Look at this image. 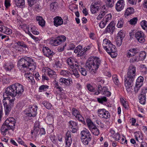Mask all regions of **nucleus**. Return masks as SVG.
I'll return each instance as SVG.
<instances>
[{
  "instance_id": "obj_33",
  "label": "nucleus",
  "mask_w": 147,
  "mask_h": 147,
  "mask_svg": "<svg viewBox=\"0 0 147 147\" xmlns=\"http://www.w3.org/2000/svg\"><path fill=\"white\" fill-rule=\"evenodd\" d=\"M16 44L19 47L24 48L25 49H28L27 45L23 41H18L16 42Z\"/></svg>"
},
{
  "instance_id": "obj_45",
  "label": "nucleus",
  "mask_w": 147,
  "mask_h": 147,
  "mask_svg": "<svg viewBox=\"0 0 147 147\" xmlns=\"http://www.w3.org/2000/svg\"><path fill=\"white\" fill-rule=\"evenodd\" d=\"M90 131L92 133L95 135L98 136L99 134V132L98 129L96 126L95 127L92 128Z\"/></svg>"
},
{
  "instance_id": "obj_52",
  "label": "nucleus",
  "mask_w": 147,
  "mask_h": 147,
  "mask_svg": "<svg viewBox=\"0 0 147 147\" xmlns=\"http://www.w3.org/2000/svg\"><path fill=\"white\" fill-rule=\"evenodd\" d=\"M141 27L144 30H145V28H147V22L145 20H143L140 23Z\"/></svg>"
},
{
  "instance_id": "obj_25",
  "label": "nucleus",
  "mask_w": 147,
  "mask_h": 147,
  "mask_svg": "<svg viewBox=\"0 0 147 147\" xmlns=\"http://www.w3.org/2000/svg\"><path fill=\"white\" fill-rule=\"evenodd\" d=\"M4 67L6 71H9L13 68L14 65L11 63H7L5 64Z\"/></svg>"
},
{
  "instance_id": "obj_27",
  "label": "nucleus",
  "mask_w": 147,
  "mask_h": 147,
  "mask_svg": "<svg viewBox=\"0 0 147 147\" xmlns=\"http://www.w3.org/2000/svg\"><path fill=\"white\" fill-rule=\"evenodd\" d=\"M74 116L76 118L80 121H82L83 117L80 115V113L76 109L74 108Z\"/></svg>"
},
{
  "instance_id": "obj_20",
  "label": "nucleus",
  "mask_w": 147,
  "mask_h": 147,
  "mask_svg": "<svg viewBox=\"0 0 147 147\" xmlns=\"http://www.w3.org/2000/svg\"><path fill=\"white\" fill-rule=\"evenodd\" d=\"M138 53V50L137 48L131 49L127 51V56L130 57L134 56L136 54Z\"/></svg>"
},
{
  "instance_id": "obj_61",
  "label": "nucleus",
  "mask_w": 147,
  "mask_h": 147,
  "mask_svg": "<svg viewBox=\"0 0 147 147\" xmlns=\"http://www.w3.org/2000/svg\"><path fill=\"white\" fill-rule=\"evenodd\" d=\"M87 88L88 90L90 92H94L95 90V89L90 84L87 85Z\"/></svg>"
},
{
  "instance_id": "obj_35",
  "label": "nucleus",
  "mask_w": 147,
  "mask_h": 147,
  "mask_svg": "<svg viewBox=\"0 0 147 147\" xmlns=\"http://www.w3.org/2000/svg\"><path fill=\"white\" fill-rule=\"evenodd\" d=\"M144 78L142 76H140L136 80V84L138 85V86H141L143 84Z\"/></svg>"
},
{
  "instance_id": "obj_7",
  "label": "nucleus",
  "mask_w": 147,
  "mask_h": 147,
  "mask_svg": "<svg viewBox=\"0 0 147 147\" xmlns=\"http://www.w3.org/2000/svg\"><path fill=\"white\" fill-rule=\"evenodd\" d=\"M66 40V37L63 36H60L50 40V42L53 46H57L61 43L64 42Z\"/></svg>"
},
{
  "instance_id": "obj_41",
  "label": "nucleus",
  "mask_w": 147,
  "mask_h": 147,
  "mask_svg": "<svg viewBox=\"0 0 147 147\" xmlns=\"http://www.w3.org/2000/svg\"><path fill=\"white\" fill-rule=\"evenodd\" d=\"M58 5V3L57 2L52 3L50 5L51 10L53 11H54L57 8Z\"/></svg>"
},
{
  "instance_id": "obj_28",
  "label": "nucleus",
  "mask_w": 147,
  "mask_h": 147,
  "mask_svg": "<svg viewBox=\"0 0 147 147\" xmlns=\"http://www.w3.org/2000/svg\"><path fill=\"white\" fill-rule=\"evenodd\" d=\"M86 123L87 125L90 130L92 128H94L96 126L94 124L92 121L89 118L86 119Z\"/></svg>"
},
{
  "instance_id": "obj_64",
  "label": "nucleus",
  "mask_w": 147,
  "mask_h": 147,
  "mask_svg": "<svg viewBox=\"0 0 147 147\" xmlns=\"http://www.w3.org/2000/svg\"><path fill=\"white\" fill-rule=\"evenodd\" d=\"M105 15V12L103 11L97 17V19L98 20H100Z\"/></svg>"
},
{
  "instance_id": "obj_44",
  "label": "nucleus",
  "mask_w": 147,
  "mask_h": 147,
  "mask_svg": "<svg viewBox=\"0 0 147 147\" xmlns=\"http://www.w3.org/2000/svg\"><path fill=\"white\" fill-rule=\"evenodd\" d=\"M32 117H33V115L31 114V113H30L28 112L25 113V115L24 116V119L25 121H28L30 120V118Z\"/></svg>"
},
{
  "instance_id": "obj_46",
  "label": "nucleus",
  "mask_w": 147,
  "mask_h": 147,
  "mask_svg": "<svg viewBox=\"0 0 147 147\" xmlns=\"http://www.w3.org/2000/svg\"><path fill=\"white\" fill-rule=\"evenodd\" d=\"M49 86L47 85H42L39 88V91L42 92V91H46L48 89Z\"/></svg>"
},
{
  "instance_id": "obj_43",
  "label": "nucleus",
  "mask_w": 147,
  "mask_h": 147,
  "mask_svg": "<svg viewBox=\"0 0 147 147\" xmlns=\"http://www.w3.org/2000/svg\"><path fill=\"white\" fill-rule=\"evenodd\" d=\"M121 102L123 107L126 109H128V105L127 102L125 101L123 98L120 99Z\"/></svg>"
},
{
  "instance_id": "obj_53",
  "label": "nucleus",
  "mask_w": 147,
  "mask_h": 147,
  "mask_svg": "<svg viewBox=\"0 0 147 147\" xmlns=\"http://www.w3.org/2000/svg\"><path fill=\"white\" fill-rule=\"evenodd\" d=\"M137 21V18L135 17L134 18L132 19H131L130 21H129V22L131 25H135L136 24Z\"/></svg>"
},
{
  "instance_id": "obj_40",
  "label": "nucleus",
  "mask_w": 147,
  "mask_h": 147,
  "mask_svg": "<svg viewBox=\"0 0 147 147\" xmlns=\"http://www.w3.org/2000/svg\"><path fill=\"white\" fill-rule=\"evenodd\" d=\"M112 79L115 85L118 86L120 83L117 76L115 74L113 75L112 76Z\"/></svg>"
},
{
  "instance_id": "obj_60",
  "label": "nucleus",
  "mask_w": 147,
  "mask_h": 147,
  "mask_svg": "<svg viewBox=\"0 0 147 147\" xmlns=\"http://www.w3.org/2000/svg\"><path fill=\"white\" fill-rule=\"evenodd\" d=\"M123 39L117 38L116 40V43L117 46L120 47L122 43V40Z\"/></svg>"
},
{
  "instance_id": "obj_29",
  "label": "nucleus",
  "mask_w": 147,
  "mask_h": 147,
  "mask_svg": "<svg viewBox=\"0 0 147 147\" xmlns=\"http://www.w3.org/2000/svg\"><path fill=\"white\" fill-rule=\"evenodd\" d=\"M134 9L131 7L128 8L126 10L125 13V18L128 16L132 14L134 12Z\"/></svg>"
},
{
  "instance_id": "obj_31",
  "label": "nucleus",
  "mask_w": 147,
  "mask_h": 147,
  "mask_svg": "<svg viewBox=\"0 0 147 147\" xmlns=\"http://www.w3.org/2000/svg\"><path fill=\"white\" fill-rule=\"evenodd\" d=\"M67 63L70 67L72 69V71H74V58L71 57H69L67 59Z\"/></svg>"
},
{
  "instance_id": "obj_16",
  "label": "nucleus",
  "mask_w": 147,
  "mask_h": 147,
  "mask_svg": "<svg viewBox=\"0 0 147 147\" xmlns=\"http://www.w3.org/2000/svg\"><path fill=\"white\" fill-rule=\"evenodd\" d=\"M11 128H10V127L8 126L4 122L2 125L0 129L1 133V134L3 136H5L6 134V133L8 131V130L9 129H11Z\"/></svg>"
},
{
  "instance_id": "obj_15",
  "label": "nucleus",
  "mask_w": 147,
  "mask_h": 147,
  "mask_svg": "<svg viewBox=\"0 0 147 147\" xmlns=\"http://www.w3.org/2000/svg\"><path fill=\"white\" fill-rule=\"evenodd\" d=\"M125 4L123 0H119L118 1L116 5L115 9L118 11H121L124 8Z\"/></svg>"
},
{
  "instance_id": "obj_3",
  "label": "nucleus",
  "mask_w": 147,
  "mask_h": 147,
  "mask_svg": "<svg viewBox=\"0 0 147 147\" xmlns=\"http://www.w3.org/2000/svg\"><path fill=\"white\" fill-rule=\"evenodd\" d=\"M101 60L96 57L91 56L88 58L86 63L85 67L88 70H91L92 74L95 73L101 64Z\"/></svg>"
},
{
  "instance_id": "obj_12",
  "label": "nucleus",
  "mask_w": 147,
  "mask_h": 147,
  "mask_svg": "<svg viewBox=\"0 0 147 147\" xmlns=\"http://www.w3.org/2000/svg\"><path fill=\"white\" fill-rule=\"evenodd\" d=\"M146 88H144L142 90L141 93L138 97L140 102L143 105L145 104L146 102Z\"/></svg>"
},
{
  "instance_id": "obj_19",
  "label": "nucleus",
  "mask_w": 147,
  "mask_h": 147,
  "mask_svg": "<svg viewBox=\"0 0 147 147\" xmlns=\"http://www.w3.org/2000/svg\"><path fill=\"white\" fill-rule=\"evenodd\" d=\"M106 5H103L102 7V9L106 10V7H112L114 5V1L111 0H105Z\"/></svg>"
},
{
  "instance_id": "obj_21",
  "label": "nucleus",
  "mask_w": 147,
  "mask_h": 147,
  "mask_svg": "<svg viewBox=\"0 0 147 147\" xmlns=\"http://www.w3.org/2000/svg\"><path fill=\"white\" fill-rule=\"evenodd\" d=\"M63 20L61 17H57L54 18V24L55 26L57 27L63 24Z\"/></svg>"
},
{
  "instance_id": "obj_49",
  "label": "nucleus",
  "mask_w": 147,
  "mask_h": 147,
  "mask_svg": "<svg viewBox=\"0 0 147 147\" xmlns=\"http://www.w3.org/2000/svg\"><path fill=\"white\" fill-rule=\"evenodd\" d=\"M92 4H93L96 7H99L100 9L101 8L100 6L102 5V2L101 1H98L94 3V4L92 3Z\"/></svg>"
},
{
  "instance_id": "obj_32",
  "label": "nucleus",
  "mask_w": 147,
  "mask_h": 147,
  "mask_svg": "<svg viewBox=\"0 0 147 147\" xmlns=\"http://www.w3.org/2000/svg\"><path fill=\"white\" fill-rule=\"evenodd\" d=\"M48 74L50 77L53 79L56 78L57 77L56 72L50 69L48 71Z\"/></svg>"
},
{
  "instance_id": "obj_34",
  "label": "nucleus",
  "mask_w": 147,
  "mask_h": 147,
  "mask_svg": "<svg viewBox=\"0 0 147 147\" xmlns=\"http://www.w3.org/2000/svg\"><path fill=\"white\" fill-rule=\"evenodd\" d=\"M47 123L49 125L51 124L53 121V115L49 113L47 117Z\"/></svg>"
},
{
  "instance_id": "obj_56",
  "label": "nucleus",
  "mask_w": 147,
  "mask_h": 147,
  "mask_svg": "<svg viewBox=\"0 0 147 147\" xmlns=\"http://www.w3.org/2000/svg\"><path fill=\"white\" fill-rule=\"evenodd\" d=\"M39 128H34L33 130L31 131V133L32 135H34L35 136H36L38 134Z\"/></svg>"
},
{
  "instance_id": "obj_54",
  "label": "nucleus",
  "mask_w": 147,
  "mask_h": 147,
  "mask_svg": "<svg viewBox=\"0 0 147 147\" xmlns=\"http://www.w3.org/2000/svg\"><path fill=\"white\" fill-rule=\"evenodd\" d=\"M117 38L123 39L125 36V34L122 30L120 31L118 33Z\"/></svg>"
},
{
  "instance_id": "obj_57",
  "label": "nucleus",
  "mask_w": 147,
  "mask_h": 147,
  "mask_svg": "<svg viewBox=\"0 0 147 147\" xmlns=\"http://www.w3.org/2000/svg\"><path fill=\"white\" fill-rule=\"evenodd\" d=\"M140 60L138 56L133 57L131 58L130 59V61L132 63L138 62Z\"/></svg>"
},
{
  "instance_id": "obj_37",
  "label": "nucleus",
  "mask_w": 147,
  "mask_h": 147,
  "mask_svg": "<svg viewBox=\"0 0 147 147\" xmlns=\"http://www.w3.org/2000/svg\"><path fill=\"white\" fill-rule=\"evenodd\" d=\"M26 31L25 32L27 34H28L32 38L36 41H38V38L37 37H36L33 35L29 30V27H26Z\"/></svg>"
},
{
  "instance_id": "obj_55",
  "label": "nucleus",
  "mask_w": 147,
  "mask_h": 147,
  "mask_svg": "<svg viewBox=\"0 0 147 147\" xmlns=\"http://www.w3.org/2000/svg\"><path fill=\"white\" fill-rule=\"evenodd\" d=\"M111 14H109L107 15L105 17V19H104L103 20L107 23L109 20L111 19Z\"/></svg>"
},
{
  "instance_id": "obj_30",
  "label": "nucleus",
  "mask_w": 147,
  "mask_h": 147,
  "mask_svg": "<svg viewBox=\"0 0 147 147\" xmlns=\"http://www.w3.org/2000/svg\"><path fill=\"white\" fill-rule=\"evenodd\" d=\"M75 62L77 64H75L74 65V76L77 78L79 77V74L78 72V70H79V68L78 65V63L76 61H75Z\"/></svg>"
},
{
  "instance_id": "obj_26",
  "label": "nucleus",
  "mask_w": 147,
  "mask_h": 147,
  "mask_svg": "<svg viewBox=\"0 0 147 147\" xmlns=\"http://www.w3.org/2000/svg\"><path fill=\"white\" fill-rule=\"evenodd\" d=\"M111 44H112L111 41L107 38H105L103 40V41L102 45L104 49L107 50L108 48L109 45Z\"/></svg>"
},
{
  "instance_id": "obj_59",
  "label": "nucleus",
  "mask_w": 147,
  "mask_h": 147,
  "mask_svg": "<svg viewBox=\"0 0 147 147\" xmlns=\"http://www.w3.org/2000/svg\"><path fill=\"white\" fill-rule=\"evenodd\" d=\"M79 71H80L82 75L85 76L86 75V71L84 68L81 67L80 69H79Z\"/></svg>"
},
{
  "instance_id": "obj_1",
  "label": "nucleus",
  "mask_w": 147,
  "mask_h": 147,
  "mask_svg": "<svg viewBox=\"0 0 147 147\" xmlns=\"http://www.w3.org/2000/svg\"><path fill=\"white\" fill-rule=\"evenodd\" d=\"M18 67L19 70L24 73V75L27 74L26 76L28 78L29 76L28 72L30 70H33L35 69V63L33 59L29 57H25L20 59L18 62Z\"/></svg>"
},
{
  "instance_id": "obj_5",
  "label": "nucleus",
  "mask_w": 147,
  "mask_h": 147,
  "mask_svg": "<svg viewBox=\"0 0 147 147\" xmlns=\"http://www.w3.org/2000/svg\"><path fill=\"white\" fill-rule=\"evenodd\" d=\"M80 134L82 143L85 145H87L92 139V136L89 131L87 129H85L81 131Z\"/></svg>"
},
{
  "instance_id": "obj_17",
  "label": "nucleus",
  "mask_w": 147,
  "mask_h": 147,
  "mask_svg": "<svg viewBox=\"0 0 147 147\" xmlns=\"http://www.w3.org/2000/svg\"><path fill=\"white\" fill-rule=\"evenodd\" d=\"M72 141L71 135L67 132L65 137V147H69Z\"/></svg>"
},
{
  "instance_id": "obj_36",
  "label": "nucleus",
  "mask_w": 147,
  "mask_h": 147,
  "mask_svg": "<svg viewBox=\"0 0 147 147\" xmlns=\"http://www.w3.org/2000/svg\"><path fill=\"white\" fill-rule=\"evenodd\" d=\"M42 104L48 109H51L53 107L51 104L48 101H44L42 102Z\"/></svg>"
},
{
  "instance_id": "obj_14",
  "label": "nucleus",
  "mask_w": 147,
  "mask_h": 147,
  "mask_svg": "<svg viewBox=\"0 0 147 147\" xmlns=\"http://www.w3.org/2000/svg\"><path fill=\"white\" fill-rule=\"evenodd\" d=\"M42 51L44 55L49 58H51L54 54L52 51L46 47L43 48Z\"/></svg>"
},
{
  "instance_id": "obj_11",
  "label": "nucleus",
  "mask_w": 147,
  "mask_h": 147,
  "mask_svg": "<svg viewBox=\"0 0 147 147\" xmlns=\"http://www.w3.org/2000/svg\"><path fill=\"white\" fill-rule=\"evenodd\" d=\"M4 122L10 127V128H11V130L13 131L14 130L16 120L14 118L9 117L6 119Z\"/></svg>"
},
{
  "instance_id": "obj_47",
  "label": "nucleus",
  "mask_w": 147,
  "mask_h": 147,
  "mask_svg": "<svg viewBox=\"0 0 147 147\" xmlns=\"http://www.w3.org/2000/svg\"><path fill=\"white\" fill-rule=\"evenodd\" d=\"M30 31L35 35H38L39 32L36 30L35 27L34 26H32L30 27Z\"/></svg>"
},
{
  "instance_id": "obj_10",
  "label": "nucleus",
  "mask_w": 147,
  "mask_h": 147,
  "mask_svg": "<svg viewBox=\"0 0 147 147\" xmlns=\"http://www.w3.org/2000/svg\"><path fill=\"white\" fill-rule=\"evenodd\" d=\"M135 36L137 40L141 43H143L145 41V35L142 31H138L135 34Z\"/></svg>"
},
{
  "instance_id": "obj_2",
  "label": "nucleus",
  "mask_w": 147,
  "mask_h": 147,
  "mask_svg": "<svg viewBox=\"0 0 147 147\" xmlns=\"http://www.w3.org/2000/svg\"><path fill=\"white\" fill-rule=\"evenodd\" d=\"M24 91L23 86L17 83L7 88L3 96L6 95L12 97L17 96L18 98H19L21 96Z\"/></svg>"
},
{
  "instance_id": "obj_8",
  "label": "nucleus",
  "mask_w": 147,
  "mask_h": 147,
  "mask_svg": "<svg viewBox=\"0 0 147 147\" xmlns=\"http://www.w3.org/2000/svg\"><path fill=\"white\" fill-rule=\"evenodd\" d=\"M98 116L100 118L105 119L109 118L110 116L109 112L105 109H98Z\"/></svg>"
},
{
  "instance_id": "obj_13",
  "label": "nucleus",
  "mask_w": 147,
  "mask_h": 147,
  "mask_svg": "<svg viewBox=\"0 0 147 147\" xmlns=\"http://www.w3.org/2000/svg\"><path fill=\"white\" fill-rule=\"evenodd\" d=\"M133 82L125 80V85L128 93H131L133 91Z\"/></svg>"
},
{
  "instance_id": "obj_38",
  "label": "nucleus",
  "mask_w": 147,
  "mask_h": 147,
  "mask_svg": "<svg viewBox=\"0 0 147 147\" xmlns=\"http://www.w3.org/2000/svg\"><path fill=\"white\" fill-rule=\"evenodd\" d=\"M16 5L20 7L25 4L24 0H15Z\"/></svg>"
},
{
  "instance_id": "obj_23",
  "label": "nucleus",
  "mask_w": 147,
  "mask_h": 147,
  "mask_svg": "<svg viewBox=\"0 0 147 147\" xmlns=\"http://www.w3.org/2000/svg\"><path fill=\"white\" fill-rule=\"evenodd\" d=\"M36 19V21L38 22V23L40 26L42 27L45 26V22L42 17L40 16H37Z\"/></svg>"
},
{
  "instance_id": "obj_6",
  "label": "nucleus",
  "mask_w": 147,
  "mask_h": 147,
  "mask_svg": "<svg viewBox=\"0 0 147 147\" xmlns=\"http://www.w3.org/2000/svg\"><path fill=\"white\" fill-rule=\"evenodd\" d=\"M136 67L133 65H130L128 69L127 76L125 80L134 82L136 75Z\"/></svg>"
},
{
  "instance_id": "obj_51",
  "label": "nucleus",
  "mask_w": 147,
  "mask_h": 147,
  "mask_svg": "<svg viewBox=\"0 0 147 147\" xmlns=\"http://www.w3.org/2000/svg\"><path fill=\"white\" fill-rule=\"evenodd\" d=\"M98 102L100 103H102L104 102H106L107 101L106 98L105 97H103L97 98Z\"/></svg>"
},
{
  "instance_id": "obj_62",
  "label": "nucleus",
  "mask_w": 147,
  "mask_h": 147,
  "mask_svg": "<svg viewBox=\"0 0 147 147\" xmlns=\"http://www.w3.org/2000/svg\"><path fill=\"white\" fill-rule=\"evenodd\" d=\"M113 138H115V140L117 141L120 139V135L119 134L117 133L113 136Z\"/></svg>"
},
{
  "instance_id": "obj_9",
  "label": "nucleus",
  "mask_w": 147,
  "mask_h": 147,
  "mask_svg": "<svg viewBox=\"0 0 147 147\" xmlns=\"http://www.w3.org/2000/svg\"><path fill=\"white\" fill-rule=\"evenodd\" d=\"M115 24L114 22L112 21L107 26L104 32V33H109L110 34H113L115 30Z\"/></svg>"
},
{
  "instance_id": "obj_50",
  "label": "nucleus",
  "mask_w": 147,
  "mask_h": 147,
  "mask_svg": "<svg viewBox=\"0 0 147 147\" xmlns=\"http://www.w3.org/2000/svg\"><path fill=\"white\" fill-rule=\"evenodd\" d=\"M123 19H120L117 24V26L118 28H121L123 26Z\"/></svg>"
},
{
  "instance_id": "obj_48",
  "label": "nucleus",
  "mask_w": 147,
  "mask_h": 147,
  "mask_svg": "<svg viewBox=\"0 0 147 147\" xmlns=\"http://www.w3.org/2000/svg\"><path fill=\"white\" fill-rule=\"evenodd\" d=\"M38 0H27L28 5L31 7L35 4Z\"/></svg>"
},
{
  "instance_id": "obj_39",
  "label": "nucleus",
  "mask_w": 147,
  "mask_h": 147,
  "mask_svg": "<svg viewBox=\"0 0 147 147\" xmlns=\"http://www.w3.org/2000/svg\"><path fill=\"white\" fill-rule=\"evenodd\" d=\"M100 9L98 7H96L93 4H91L90 6V11L91 13L94 14L97 11H99Z\"/></svg>"
},
{
  "instance_id": "obj_18",
  "label": "nucleus",
  "mask_w": 147,
  "mask_h": 147,
  "mask_svg": "<svg viewBox=\"0 0 147 147\" xmlns=\"http://www.w3.org/2000/svg\"><path fill=\"white\" fill-rule=\"evenodd\" d=\"M0 32L7 35H9L12 33L11 30L10 29L1 25H0Z\"/></svg>"
},
{
  "instance_id": "obj_24",
  "label": "nucleus",
  "mask_w": 147,
  "mask_h": 147,
  "mask_svg": "<svg viewBox=\"0 0 147 147\" xmlns=\"http://www.w3.org/2000/svg\"><path fill=\"white\" fill-rule=\"evenodd\" d=\"M38 107L36 105H35L34 106V107H31L29 110L28 111V112L30 113H31V114L33 115V117H35L37 113Z\"/></svg>"
},
{
  "instance_id": "obj_42",
  "label": "nucleus",
  "mask_w": 147,
  "mask_h": 147,
  "mask_svg": "<svg viewBox=\"0 0 147 147\" xmlns=\"http://www.w3.org/2000/svg\"><path fill=\"white\" fill-rule=\"evenodd\" d=\"M146 54L144 51H142L140 52L138 57L140 60H143L146 57Z\"/></svg>"
},
{
  "instance_id": "obj_22",
  "label": "nucleus",
  "mask_w": 147,
  "mask_h": 147,
  "mask_svg": "<svg viewBox=\"0 0 147 147\" xmlns=\"http://www.w3.org/2000/svg\"><path fill=\"white\" fill-rule=\"evenodd\" d=\"M115 47L112 44H111L109 46V45L108 48L106 51L109 54H110L112 55L111 53H115Z\"/></svg>"
},
{
  "instance_id": "obj_63",
  "label": "nucleus",
  "mask_w": 147,
  "mask_h": 147,
  "mask_svg": "<svg viewBox=\"0 0 147 147\" xmlns=\"http://www.w3.org/2000/svg\"><path fill=\"white\" fill-rule=\"evenodd\" d=\"M68 74V72L65 70H62L60 72L61 75L63 76H67Z\"/></svg>"
},
{
  "instance_id": "obj_4",
  "label": "nucleus",
  "mask_w": 147,
  "mask_h": 147,
  "mask_svg": "<svg viewBox=\"0 0 147 147\" xmlns=\"http://www.w3.org/2000/svg\"><path fill=\"white\" fill-rule=\"evenodd\" d=\"M14 99H11L10 98H5L3 100L5 115L8 116L13 107Z\"/></svg>"
},
{
  "instance_id": "obj_58",
  "label": "nucleus",
  "mask_w": 147,
  "mask_h": 147,
  "mask_svg": "<svg viewBox=\"0 0 147 147\" xmlns=\"http://www.w3.org/2000/svg\"><path fill=\"white\" fill-rule=\"evenodd\" d=\"M82 47L80 45L78 46L74 50V53H76L80 52V50L82 49Z\"/></svg>"
}]
</instances>
